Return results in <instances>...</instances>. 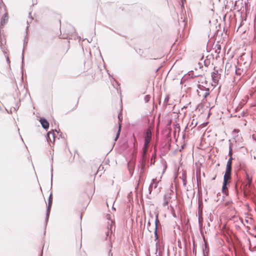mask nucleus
I'll return each instance as SVG.
<instances>
[{"instance_id": "f257e3e1", "label": "nucleus", "mask_w": 256, "mask_h": 256, "mask_svg": "<svg viewBox=\"0 0 256 256\" xmlns=\"http://www.w3.org/2000/svg\"><path fill=\"white\" fill-rule=\"evenodd\" d=\"M152 139V132L150 129H147L146 132L144 136V143L145 147L148 146V144Z\"/></svg>"}, {"instance_id": "f03ea898", "label": "nucleus", "mask_w": 256, "mask_h": 256, "mask_svg": "<svg viewBox=\"0 0 256 256\" xmlns=\"http://www.w3.org/2000/svg\"><path fill=\"white\" fill-rule=\"evenodd\" d=\"M203 90H198V95L200 97L206 98L210 94V90L208 88L204 86H200Z\"/></svg>"}, {"instance_id": "7ed1b4c3", "label": "nucleus", "mask_w": 256, "mask_h": 256, "mask_svg": "<svg viewBox=\"0 0 256 256\" xmlns=\"http://www.w3.org/2000/svg\"><path fill=\"white\" fill-rule=\"evenodd\" d=\"M211 76L212 79V81L215 84H218L220 78V74L218 73V70H215V68H214V72L212 73Z\"/></svg>"}, {"instance_id": "20e7f679", "label": "nucleus", "mask_w": 256, "mask_h": 256, "mask_svg": "<svg viewBox=\"0 0 256 256\" xmlns=\"http://www.w3.org/2000/svg\"><path fill=\"white\" fill-rule=\"evenodd\" d=\"M52 204V194H50L49 196V198H48V208H47V210H46V222H48V220Z\"/></svg>"}, {"instance_id": "39448f33", "label": "nucleus", "mask_w": 256, "mask_h": 256, "mask_svg": "<svg viewBox=\"0 0 256 256\" xmlns=\"http://www.w3.org/2000/svg\"><path fill=\"white\" fill-rule=\"evenodd\" d=\"M171 198L170 194H167L164 196L163 206H166L168 205L170 200Z\"/></svg>"}, {"instance_id": "423d86ee", "label": "nucleus", "mask_w": 256, "mask_h": 256, "mask_svg": "<svg viewBox=\"0 0 256 256\" xmlns=\"http://www.w3.org/2000/svg\"><path fill=\"white\" fill-rule=\"evenodd\" d=\"M40 122L42 124V127L44 129H47L49 127V123L44 118H40Z\"/></svg>"}, {"instance_id": "0eeeda50", "label": "nucleus", "mask_w": 256, "mask_h": 256, "mask_svg": "<svg viewBox=\"0 0 256 256\" xmlns=\"http://www.w3.org/2000/svg\"><path fill=\"white\" fill-rule=\"evenodd\" d=\"M231 170H226L224 176V182H228L231 178Z\"/></svg>"}, {"instance_id": "6e6552de", "label": "nucleus", "mask_w": 256, "mask_h": 256, "mask_svg": "<svg viewBox=\"0 0 256 256\" xmlns=\"http://www.w3.org/2000/svg\"><path fill=\"white\" fill-rule=\"evenodd\" d=\"M232 159H233L232 158H230L228 160L227 163H226V170H229L232 171Z\"/></svg>"}, {"instance_id": "1a4fd4ad", "label": "nucleus", "mask_w": 256, "mask_h": 256, "mask_svg": "<svg viewBox=\"0 0 256 256\" xmlns=\"http://www.w3.org/2000/svg\"><path fill=\"white\" fill-rule=\"evenodd\" d=\"M158 222V214H157L156 216V219L155 220V228H154V234L156 237V240L158 238V233H157Z\"/></svg>"}, {"instance_id": "9d476101", "label": "nucleus", "mask_w": 256, "mask_h": 256, "mask_svg": "<svg viewBox=\"0 0 256 256\" xmlns=\"http://www.w3.org/2000/svg\"><path fill=\"white\" fill-rule=\"evenodd\" d=\"M154 186V188L157 187V184L156 183L154 179L152 180V182L150 184L148 188V190L150 193L152 191Z\"/></svg>"}, {"instance_id": "9b49d317", "label": "nucleus", "mask_w": 256, "mask_h": 256, "mask_svg": "<svg viewBox=\"0 0 256 256\" xmlns=\"http://www.w3.org/2000/svg\"><path fill=\"white\" fill-rule=\"evenodd\" d=\"M228 183V182H223L222 187V192L226 194H227L228 192V188H227V184Z\"/></svg>"}, {"instance_id": "f8f14e48", "label": "nucleus", "mask_w": 256, "mask_h": 256, "mask_svg": "<svg viewBox=\"0 0 256 256\" xmlns=\"http://www.w3.org/2000/svg\"><path fill=\"white\" fill-rule=\"evenodd\" d=\"M202 250H203L204 256H207L208 254V245L206 242H205V244H204V248H203Z\"/></svg>"}, {"instance_id": "ddd939ff", "label": "nucleus", "mask_w": 256, "mask_h": 256, "mask_svg": "<svg viewBox=\"0 0 256 256\" xmlns=\"http://www.w3.org/2000/svg\"><path fill=\"white\" fill-rule=\"evenodd\" d=\"M8 20V15L7 14H5L1 20V24L2 25L6 24V22Z\"/></svg>"}, {"instance_id": "4468645a", "label": "nucleus", "mask_w": 256, "mask_h": 256, "mask_svg": "<svg viewBox=\"0 0 256 256\" xmlns=\"http://www.w3.org/2000/svg\"><path fill=\"white\" fill-rule=\"evenodd\" d=\"M246 179L248 180V182H247V184H246V186H250L251 184L252 181V178L250 177L248 174H246Z\"/></svg>"}, {"instance_id": "2eb2a0df", "label": "nucleus", "mask_w": 256, "mask_h": 256, "mask_svg": "<svg viewBox=\"0 0 256 256\" xmlns=\"http://www.w3.org/2000/svg\"><path fill=\"white\" fill-rule=\"evenodd\" d=\"M112 244H110L108 247V256H112Z\"/></svg>"}, {"instance_id": "dca6fc26", "label": "nucleus", "mask_w": 256, "mask_h": 256, "mask_svg": "<svg viewBox=\"0 0 256 256\" xmlns=\"http://www.w3.org/2000/svg\"><path fill=\"white\" fill-rule=\"evenodd\" d=\"M228 156H230V158H232V149L231 145L228 148Z\"/></svg>"}, {"instance_id": "f3484780", "label": "nucleus", "mask_w": 256, "mask_h": 256, "mask_svg": "<svg viewBox=\"0 0 256 256\" xmlns=\"http://www.w3.org/2000/svg\"><path fill=\"white\" fill-rule=\"evenodd\" d=\"M120 124L119 125V128H118V131L117 132L116 138L114 139L115 141H116V140L118 139V138L119 137V136H120Z\"/></svg>"}, {"instance_id": "a211bd4d", "label": "nucleus", "mask_w": 256, "mask_h": 256, "mask_svg": "<svg viewBox=\"0 0 256 256\" xmlns=\"http://www.w3.org/2000/svg\"><path fill=\"white\" fill-rule=\"evenodd\" d=\"M148 146L145 147V145L144 146L143 148V156L144 157L146 154Z\"/></svg>"}, {"instance_id": "6ab92c4d", "label": "nucleus", "mask_w": 256, "mask_h": 256, "mask_svg": "<svg viewBox=\"0 0 256 256\" xmlns=\"http://www.w3.org/2000/svg\"><path fill=\"white\" fill-rule=\"evenodd\" d=\"M241 72L242 70L240 68H236L235 73L236 74L240 76L241 74Z\"/></svg>"}, {"instance_id": "aec40b11", "label": "nucleus", "mask_w": 256, "mask_h": 256, "mask_svg": "<svg viewBox=\"0 0 256 256\" xmlns=\"http://www.w3.org/2000/svg\"><path fill=\"white\" fill-rule=\"evenodd\" d=\"M50 135H52V136L54 138V133L48 132V136L50 138Z\"/></svg>"}, {"instance_id": "412c9836", "label": "nucleus", "mask_w": 256, "mask_h": 256, "mask_svg": "<svg viewBox=\"0 0 256 256\" xmlns=\"http://www.w3.org/2000/svg\"><path fill=\"white\" fill-rule=\"evenodd\" d=\"M200 86H201L200 84L198 85V89L197 90V92H198V90H203L202 88H200Z\"/></svg>"}, {"instance_id": "4be33fe9", "label": "nucleus", "mask_w": 256, "mask_h": 256, "mask_svg": "<svg viewBox=\"0 0 256 256\" xmlns=\"http://www.w3.org/2000/svg\"><path fill=\"white\" fill-rule=\"evenodd\" d=\"M118 120H119V122H122V120L121 119V118L120 117V115L118 114Z\"/></svg>"}, {"instance_id": "5701e85b", "label": "nucleus", "mask_w": 256, "mask_h": 256, "mask_svg": "<svg viewBox=\"0 0 256 256\" xmlns=\"http://www.w3.org/2000/svg\"><path fill=\"white\" fill-rule=\"evenodd\" d=\"M183 184H184V185H186V180H183Z\"/></svg>"}, {"instance_id": "b1692460", "label": "nucleus", "mask_w": 256, "mask_h": 256, "mask_svg": "<svg viewBox=\"0 0 256 256\" xmlns=\"http://www.w3.org/2000/svg\"><path fill=\"white\" fill-rule=\"evenodd\" d=\"M107 219L108 220H110V215H107Z\"/></svg>"}, {"instance_id": "393cba45", "label": "nucleus", "mask_w": 256, "mask_h": 256, "mask_svg": "<svg viewBox=\"0 0 256 256\" xmlns=\"http://www.w3.org/2000/svg\"><path fill=\"white\" fill-rule=\"evenodd\" d=\"M150 220L148 222V226H150Z\"/></svg>"}, {"instance_id": "a878e982", "label": "nucleus", "mask_w": 256, "mask_h": 256, "mask_svg": "<svg viewBox=\"0 0 256 256\" xmlns=\"http://www.w3.org/2000/svg\"><path fill=\"white\" fill-rule=\"evenodd\" d=\"M52 170H52V174H51L52 177Z\"/></svg>"}, {"instance_id": "bb28decb", "label": "nucleus", "mask_w": 256, "mask_h": 256, "mask_svg": "<svg viewBox=\"0 0 256 256\" xmlns=\"http://www.w3.org/2000/svg\"><path fill=\"white\" fill-rule=\"evenodd\" d=\"M173 216H174V217H176V214H174H174H173Z\"/></svg>"}, {"instance_id": "cd10ccee", "label": "nucleus", "mask_w": 256, "mask_h": 256, "mask_svg": "<svg viewBox=\"0 0 256 256\" xmlns=\"http://www.w3.org/2000/svg\"><path fill=\"white\" fill-rule=\"evenodd\" d=\"M110 222H111V224H112L113 222L112 220H111Z\"/></svg>"}, {"instance_id": "c85d7f7f", "label": "nucleus", "mask_w": 256, "mask_h": 256, "mask_svg": "<svg viewBox=\"0 0 256 256\" xmlns=\"http://www.w3.org/2000/svg\"><path fill=\"white\" fill-rule=\"evenodd\" d=\"M42 252L41 253V256H42Z\"/></svg>"}]
</instances>
